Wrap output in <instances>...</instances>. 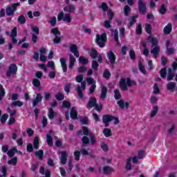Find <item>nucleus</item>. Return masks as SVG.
<instances>
[{
	"label": "nucleus",
	"mask_w": 177,
	"mask_h": 177,
	"mask_svg": "<svg viewBox=\"0 0 177 177\" xmlns=\"http://www.w3.org/2000/svg\"><path fill=\"white\" fill-rule=\"evenodd\" d=\"M135 84V81L131 80V78H127L126 80L124 78H121L119 82V86L122 91H126L128 89V86H133Z\"/></svg>",
	"instance_id": "3"
},
{
	"label": "nucleus",
	"mask_w": 177,
	"mask_h": 177,
	"mask_svg": "<svg viewBox=\"0 0 177 177\" xmlns=\"http://www.w3.org/2000/svg\"><path fill=\"white\" fill-rule=\"evenodd\" d=\"M117 104H118L119 107L121 110H124V109H128L129 108V102L124 101V100H119L117 101Z\"/></svg>",
	"instance_id": "12"
},
{
	"label": "nucleus",
	"mask_w": 177,
	"mask_h": 177,
	"mask_svg": "<svg viewBox=\"0 0 177 177\" xmlns=\"http://www.w3.org/2000/svg\"><path fill=\"white\" fill-rule=\"evenodd\" d=\"M145 31L147 34H151V25L149 24H147L145 25Z\"/></svg>",
	"instance_id": "57"
},
{
	"label": "nucleus",
	"mask_w": 177,
	"mask_h": 177,
	"mask_svg": "<svg viewBox=\"0 0 177 177\" xmlns=\"http://www.w3.org/2000/svg\"><path fill=\"white\" fill-rule=\"evenodd\" d=\"M105 28H111V21L105 20L104 24Z\"/></svg>",
	"instance_id": "60"
},
{
	"label": "nucleus",
	"mask_w": 177,
	"mask_h": 177,
	"mask_svg": "<svg viewBox=\"0 0 177 177\" xmlns=\"http://www.w3.org/2000/svg\"><path fill=\"white\" fill-rule=\"evenodd\" d=\"M157 113H158V106H155L153 107L152 111H151V118L156 117V115H157Z\"/></svg>",
	"instance_id": "34"
},
{
	"label": "nucleus",
	"mask_w": 177,
	"mask_h": 177,
	"mask_svg": "<svg viewBox=\"0 0 177 177\" xmlns=\"http://www.w3.org/2000/svg\"><path fill=\"white\" fill-rule=\"evenodd\" d=\"M32 84L35 86V88H39V86H41V82L38 79H33Z\"/></svg>",
	"instance_id": "50"
},
{
	"label": "nucleus",
	"mask_w": 177,
	"mask_h": 177,
	"mask_svg": "<svg viewBox=\"0 0 177 177\" xmlns=\"http://www.w3.org/2000/svg\"><path fill=\"white\" fill-rule=\"evenodd\" d=\"M137 26L136 32L138 35H140L142 34V24H138Z\"/></svg>",
	"instance_id": "56"
},
{
	"label": "nucleus",
	"mask_w": 177,
	"mask_h": 177,
	"mask_svg": "<svg viewBox=\"0 0 177 177\" xmlns=\"http://www.w3.org/2000/svg\"><path fill=\"white\" fill-rule=\"evenodd\" d=\"M114 97L115 100H120L122 97L121 93H120V90L116 89L114 91Z\"/></svg>",
	"instance_id": "39"
},
{
	"label": "nucleus",
	"mask_w": 177,
	"mask_h": 177,
	"mask_svg": "<svg viewBox=\"0 0 177 177\" xmlns=\"http://www.w3.org/2000/svg\"><path fill=\"white\" fill-rule=\"evenodd\" d=\"M64 12H68V13H74L75 12V6L72 4L68 6V7L64 8Z\"/></svg>",
	"instance_id": "24"
},
{
	"label": "nucleus",
	"mask_w": 177,
	"mask_h": 177,
	"mask_svg": "<svg viewBox=\"0 0 177 177\" xmlns=\"http://www.w3.org/2000/svg\"><path fill=\"white\" fill-rule=\"evenodd\" d=\"M146 155V151L141 150L139 151L138 153V156H136L139 160H142V158H143V157H145V156Z\"/></svg>",
	"instance_id": "52"
},
{
	"label": "nucleus",
	"mask_w": 177,
	"mask_h": 177,
	"mask_svg": "<svg viewBox=\"0 0 177 177\" xmlns=\"http://www.w3.org/2000/svg\"><path fill=\"white\" fill-rule=\"evenodd\" d=\"M20 5V3L17 2L15 3H12L11 6H8L6 10V13L7 16H13L15 15V12L17 10V6Z\"/></svg>",
	"instance_id": "6"
},
{
	"label": "nucleus",
	"mask_w": 177,
	"mask_h": 177,
	"mask_svg": "<svg viewBox=\"0 0 177 177\" xmlns=\"http://www.w3.org/2000/svg\"><path fill=\"white\" fill-rule=\"evenodd\" d=\"M148 41L151 44V46H158V40L156 37H152L151 36L148 37Z\"/></svg>",
	"instance_id": "22"
},
{
	"label": "nucleus",
	"mask_w": 177,
	"mask_h": 177,
	"mask_svg": "<svg viewBox=\"0 0 177 177\" xmlns=\"http://www.w3.org/2000/svg\"><path fill=\"white\" fill-rule=\"evenodd\" d=\"M42 102V95L41 93H38L36 95L35 99L32 100V106L35 107L38 103H41Z\"/></svg>",
	"instance_id": "15"
},
{
	"label": "nucleus",
	"mask_w": 177,
	"mask_h": 177,
	"mask_svg": "<svg viewBox=\"0 0 177 177\" xmlns=\"http://www.w3.org/2000/svg\"><path fill=\"white\" fill-rule=\"evenodd\" d=\"M111 32L116 44L120 45V40H118V30L117 29H111Z\"/></svg>",
	"instance_id": "16"
},
{
	"label": "nucleus",
	"mask_w": 177,
	"mask_h": 177,
	"mask_svg": "<svg viewBox=\"0 0 177 177\" xmlns=\"http://www.w3.org/2000/svg\"><path fill=\"white\" fill-rule=\"evenodd\" d=\"M18 21L19 23V24H26V17H24V15H20L18 17Z\"/></svg>",
	"instance_id": "47"
},
{
	"label": "nucleus",
	"mask_w": 177,
	"mask_h": 177,
	"mask_svg": "<svg viewBox=\"0 0 177 177\" xmlns=\"http://www.w3.org/2000/svg\"><path fill=\"white\" fill-rule=\"evenodd\" d=\"M169 45H171V41L169 40H167L166 41V48L167 49V53L168 55H173L174 52H175V50L174 48H169Z\"/></svg>",
	"instance_id": "25"
},
{
	"label": "nucleus",
	"mask_w": 177,
	"mask_h": 177,
	"mask_svg": "<svg viewBox=\"0 0 177 177\" xmlns=\"http://www.w3.org/2000/svg\"><path fill=\"white\" fill-rule=\"evenodd\" d=\"M103 133L106 138H109L111 136V129L105 128L103 130Z\"/></svg>",
	"instance_id": "43"
},
{
	"label": "nucleus",
	"mask_w": 177,
	"mask_h": 177,
	"mask_svg": "<svg viewBox=\"0 0 177 177\" xmlns=\"http://www.w3.org/2000/svg\"><path fill=\"white\" fill-rule=\"evenodd\" d=\"M48 23L50 24L52 27H55V26H56V17H53L50 18Z\"/></svg>",
	"instance_id": "54"
},
{
	"label": "nucleus",
	"mask_w": 177,
	"mask_h": 177,
	"mask_svg": "<svg viewBox=\"0 0 177 177\" xmlns=\"http://www.w3.org/2000/svg\"><path fill=\"white\" fill-rule=\"evenodd\" d=\"M58 21H66V23H71V20H73V17L70 14H64V12H61L57 15Z\"/></svg>",
	"instance_id": "5"
},
{
	"label": "nucleus",
	"mask_w": 177,
	"mask_h": 177,
	"mask_svg": "<svg viewBox=\"0 0 177 177\" xmlns=\"http://www.w3.org/2000/svg\"><path fill=\"white\" fill-rule=\"evenodd\" d=\"M15 153H19L17 151V147H14L12 149L9 150L7 153L8 157H13L15 156Z\"/></svg>",
	"instance_id": "33"
},
{
	"label": "nucleus",
	"mask_w": 177,
	"mask_h": 177,
	"mask_svg": "<svg viewBox=\"0 0 177 177\" xmlns=\"http://www.w3.org/2000/svg\"><path fill=\"white\" fill-rule=\"evenodd\" d=\"M92 68L95 71H97V68L99 67V64L96 61H93L91 64Z\"/></svg>",
	"instance_id": "62"
},
{
	"label": "nucleus",
	"mask_w": 177,
	"mask_h": 177,
	"mask_svg": "<svg viewBox=\"0 0 177 177\" xmlns=\"http://www.w3.org/2000/svg\"><path fill=\"white\" fill-rule=\"evenodd\" d=\"M158 12L160 15H165L167 13V7L165 4H162L160 6V9L158 10Z\"/></svg>",
	"instance_id": "42"
},
{
	"label": "nucleus",
	"mask_w": 177,
	"mask_h": 177,
	"mask_svg": "<svg viewBox=\"0 0 177 177\" xmlns=\"http://www.w3.org/2000/svg\"><path fill=\"white\" fill-rule=\"evenodd\" d=\"M96 102L97 100L95 97L90 98L87 104V109H92V107H95L97 104Z\"/></svg>",
	"instance_id": "21"
},
{
	"label": "nucleus",
	"mask_w": 177,
	"mask_h": 177,
	"mask_svg": "<svg viewBox=\"0 0 177 177\" xmlns=\"http://www.w3.org/2000/svg\"><path fill=\"white\" fill-rule=\"evenodd\" d=\"M165 34H170L171 31H172V24L169 23L167 26H166L163 30Z\"/></svg>",
	"instance_id": "29"
},
{
	"label": "nucleus",
	"mask_w": 177,
	"mask_h": 177,
	"mask_svg": "<svg viewBox=\"0 0 177 177\" xmlns=\"http://www.w3.org/2000/svg\"><path fill=\"white\" fill-rule=\"evenodd\" d=\"M102 169L104 174H111V172H114V169L110 166H104Z\"/></svg>",
	"instance_id": "35"
},
{
	"label": "nucleus",
	"mask_w": 177,
	"mask_h": 177,
	"mask_svg": "<svg viewBox=\"0 0 177 177\" xmlns=\"http://www.w3.org/2000/svg\"><path fill=\"white\" fill-rule=\"evenodd\" d=\"M129 12H131V7L129 6H124V15L128 16V13H129Z\"/></svg>",
	"instance_id": "64"
},
{
	"label": "nucleus",
	"mask_w": 177,
	"mask_h": 177,
	"mask_svg": "<svg viewBox=\"0 0 177 177\" xmlns=\"http://www.w3.org/2000/svg\"><path fill=\"white\" fill-rule=\"evenodd\" d=\"M101 149H102V150H103V151L107 152V151L109 150V145H107V144H106V142H101Z\"/></svg>",
	"instance_id": "51"
},
{
	"label": "nucleus",
	"mask_w": 177,
	"mask_h": 177,
	"mask_svg": "<svg viewBox=\"0 0 177 177\" xmlns=\"http://www.w3.org/2000/svg\"><path fill=\"white\" fill-rule=\"evenodd\" d=\"M132 157H129L127 159L125 169L127 171H131L132 169Z\"/></svg>",
	"instance_id": "23"
},
{
	"label": "nucleus",
	"mask_w": 177,
	"mask_h": 177,
	"mask_svg": "<svg viewBox=\"0 0 177 177\" xmlns=\"http://www.w3.org/2000/svg\"><path fill=\"white\" fill-rule=\"evenodd\" d=\"M107 57L112 66L115 64V55H114V53H113V51H109L107 53Z\"/></svg>",
	"instance_id": "13"
},
{
	"label": "nucleus",
	"mask_w": 177,
	"mask_h": 177,
	"mask_svg": "<svg viewBox=\"0 0 177 177\" xmlns=\"http://www.w3.org/2000/svg\"><path fill=\"white\" fill-rule=\"evenodd\" d=\"M98 8L102 9L104 12H107V10H109V6H107V4L105 2H102L100 6H98Z\"/></svg>",
	"instance_id": "45"
},
{
	"label": "nucleus",
	"mask_w": 177,
	"mask_h": 177,
	"mask_svg": "<svg viewBox=\"0 0 177 177\" xmlns=\"http://www.w3.org/2000/svg\"><path fill=\"white\" fill-rule=\"evenodd\" d=\"M48 117L50 120H53L55 117H57V112L53 110V108H49L48 112Z\"/></svg>",
	"instance_id": "17"
},
{
	"label": "nucleus",
	"mask_w": 177,
	"mask_h": 177,
	"mask_svg": "<svg viewBox=\"0 0 177 177\" xmlns=\"http://www.w3.org/2000/svg\"><path fill=\"white\" fill-rule=\"evenodd\" d=\"M160 52V46H155L151 50V53L153 55V57L155 59H157V55H158V53Z\"/></svg>",
	"instance_id": "28"
},
{
	"label": "nucleus",
	"mask_w": 177,
	"mask_h": 177,
	"mask_svg": "<svg viewBox=\"0 0 177 177\" xmlns=\"http://www.w3.org/2000/svg\"><path fill=\"white\" fill-rule=\"evenodd\" d=\"M107 15L109 17V21H111V20H113V18L114 17V12H113L111 10H109L107 12Z\"/></svg>",
	"instance_id": "61"
},
{
	"label": "nucleus",
	"mask_w": 177,
	"mask_h": 177,
	"mask_svg": "<svg viewBox=\"0 0 177 177\" xmlns=\"http://www.w3.org/2000/svg\"><path fill=\"white\" fill-rule=\"evenodd\" d=\"M113 115H104L102 116V122L104 124V127H107L110 125L111 121H113Z\"/></svg>",
	"instance_id": "11"
},
{
	"label": "nucleus",
	"mask_w": 177,
	"mask_h": 177,
	"mask_svg": "<svg viewBox=\"0 0 177 177\" xmlns=\"http://www.w3.org/2000/svg\"><path fill=\"white\" fill-rule=\"evenodd\" d=\"M103 77L104 78H105V80H109V78L111 77V73H110V71H109V69H106L104 71Z\"/></svg>",
	"instance_id": "49"
},
{
	"label": "nucleus",
	"mask_w": 177,
	"mask_h": 177,
	"mask_svg": "<svg viewBox=\"0 0 177 177\" xmlns=\"http://www.w3.org/2000/svg\"><path fill=\"white\" fill-rule=\"evenodd\" d=\"M17 73V65L16 64H12L8 66V70L6 73L8 78H10V75H16Z\"/></svg>",
	"instance_id": "8"
},
{
	"label": "nucleus",
	"mask_w": 177,
	"mask_h": 177,
	"mask_svg": "<svg viewBox=\"0 0 177 177\" xmlns=\"http://www.w3.org/2000/svg\"><path fill=\"white\" fill-rule=\"evenodd\" d=\"M75 57H74V55L72 54L69 55V65H68V68L70 70H72V68L74 67V64L75 63Z\"/></svg>",
	"instance_id": "19"
},
{
	"label": "nucleus",
	"mask_w": 177,
	"mask_h": 177,
	"mask_svg": "<svg viewBox=\"0 0 177 177\" xmlns=\"http://www.w3.org/2000/svg\"><path fill=\"white\" fill-rule=\"evenodd\" d=\"M61 164L63 165H66L67 162V152L64 151L61 152V158H60Z\"/></svg>",
	"instance_id": "18"
},
{
	"label": "nucleus",
	"mask_w": 177,
	"mask_h": 177,
	"mask_svg": "<svg viewBox=\"0 0 177 177\" xmlns=\"http://www.w3.org/2000/svg\"><path fill=\"white\" fill-rule=\"evenodd\" d=\"M35 154L36 157H38L39 160H42V158H44V151L42 150L35 152Z\"/></svg>",
	"instance_id": "46"
},
{
	"label": "nucleus",
	"mask_w": 177,
	"mask_h": 177,
	"mask_svg": "<svg viewBox=\"0 0 177 177\" xmlns=\"http://www.w3.org/2000/svg\"><path fill=\"white\" fill-rule=\"evenodd\" d=\"M79 62L81 63L83 66H85V64H88V59L84 57H80L79 58Z\"/></svg>",
	"instance_id": "48"
},
{
	"label": "nucleus",
	"mask_w": 177,
	"mask_h": 177,
	"mask_svg": "<svg viewBox=\"0 0 177 177\" xmlns=\"http://www.w3.org/2000/svg\"><path fill=\"white\" fill-rule=\"evenodd\" d=\"M153 93H160V88H158V84L157 83H155L153 85Z\"/></svg>",
	"instance_id": "63"
},
{
	"label": "nucleus",
	"mask_w": 177,
	"mask_h": 177,
	"mask_svg": "<svg viewBox=\"0 0 177 177\" xmlns=\"http://www.w3.org/2000/svg\"><path fill=\"white\" fill-rule=\"evenodd\" d=\"M84 80V75H78L76 77V82L81 83V86H78L76 88L77 92V95L80 99H82L84 97V94L82 93V91H85L86 88V82H82Z\"/></svg>",
	"instance_id": "2"
},
{
	"label": "nucleus",
	"mask_w": 177,
	"mask_h": 177,
	"mask_svg": "<svg viewBox=\"0 0 177 177\" xmlns=\"http://www.w3.org/2000/svg\"><path fill=\"white\" fill-rule=\"evenodd\" d=\"M167 87L168 91H174V88L176 87V83L171 82L167 84Z\"/></svg>",
	"instance_id": "40"
},
{
	"label": "nucleus",
	"mask_w": 177,
	"mask_h": 177,
	"mask_svg": "<svg viewBox=\"0 0 177 177\" xmlns=\"http://www.w3.org/2000/svg\"><path fill=\"white\" fill-rule=\"evenodd\" d=\"M2 111L0 110V120L1 121L2 125L5 124V122H6V120H8V118L9 115L7 113H4L2 116Z\"/></svg>",
	"instance_id": "30"
},
{
	"label": "nucleus",
	"mask_w": 177,
	"mask_h": 177,
	"mask_svg": "<svg viewBox=\"0 0 177 177\" xmlns=\"http://www.w3.org/2000/svg\"><path fill=\"white\" fill-rule=\"evenodd\" d=\"M130 19H131V21L127 24V27H129V28H131V27H132V26H133V24L136 23V19H138V15L131 17Z\"/></svg>",
	"instance_id": "31"
},
{
	"label": "nucleus",
	"mask_w": 177,
	"mask_h": 177,
	"mask_svg": "<svg viewBox=\"0 0 177 177\" xmlns=\"http://www.w3.org/2000/svg\"><path fill=\"white\" fill-rule=\"evenodd\" d=\"M8 165H17V158L15 156L11 160H8Z\"/></svg>",
	"instance_id": "41"
},
{
	"label": "nucleus",
	"mask_w": 177,
	"mask_h": 177,
	"mask_svg": "<svg viewBox=\"0 0 177 177\" xmlns=\"http://www.w3.org/2000/svg\"><path fill=\"white\" fill-rule=\"evenodd\" d=\"M107 41V36L106 33L102 35H96L95 42L100 48H104L106 46V42Z\"/></svg>",
	"instance_id": "4"
},
{
	"label": "nucleus",
	"mask_w": 177,
	"mask_h": 177,
	"mask_svg": "<svg viewBox=\"0 0 177 177\" xmlns=\"http://www.w3.org/2000/svg\"><path fill=\"white\" fill-rule=\"evenodd\" d=\"M46 138L47 145H48L50 147H52V146H53V140L52 139V136H50V134H47Z\"/></svg>",
	"instance_id": "37"
},
{
	"label": "nucleus",
	"mask_w": 177,
	"mask_h": 177,
	"mask_svg": "<svg viewBox=\"0 0 177 177\" xmlns=\"http://www.w3.org/2000/svg\"><path fill=\"white\" fill-rule=\"evenodd\" d=\"M59 62L61 63V66L62 67L63 72L67 73V64H66V59L60 58Z\"/></svg>",
	"instance_id": "26"
},
{
	"label": "nucleus",
	"mask_w": 177,
	"mask_h": 177,
	"mask_svg": "<svg viewBox=\"0 0 177 177\" xmlns=\"http://www.w3.org/2000/svg\"><path fill=\"white\" fill-rule=\"evenodd\" d=\"M99 55V53H97V50L93 48L91 51L90 56L92 59H96Z\"/></svg>",
	"instance_id": "38"
},
{
	"label": "nucleus",
	"mask_w": 177,
	"mask_h": 177,
	"mask_svg": "<svg viewBox=\"0 0 177 177\" xmlns=\"http://www.w3.org/2000/svg\"><path fill=\"white\" fill-rule=\"evenodd\" d=\"M161 78L165 79L167 77V68H163L160 71Z\"/></svg>",
	"instance_id": "44"
},
{
	"label": "nucleus",
	"mask_w": 177,
	"mask_h": 177,
	"mask_svg": "<svg viewBox=\"0 0 177 177\" xmlns=\"http://www.w3.org/2000/svg\"><path fill=\"white\" fill-rule=\"evenodd\" d=\"M172 68H168V75H167V81H172L174 77H175V73L174 71H176L177 70V64L176 62L173 63Z\"/></svg>",
	"instance_id": "9"
},
{
	"label": "nucleus",
	"mask_w": 177,
	"mask_h": 177,
	"mask_svg": "<svg viewBox=\"0 0 177 177\" xmlns=\"http://www.w3.org/2000/svg\"><path fill=\"white\" fill-rule=\"evenodd\" d=\"M138 67L140 71H141V73H142V74H145L146 73V69L145 68L143 64L142 63V61H140L138 63Z\"/></svg>",
	"instance_id": "53"
},
{
	"label": "nucleus",
	"mask_w": 177,
	"mask_h": 177,
	"mask_svg": "<svg viewBox=\"0 0 177 177\" xmlns=\"http://www.w3.org/2000/svg\"><path fill=\"white\" fill-rule=\"evenodd\" d=\"M146 4L142 0H138V10L141 15H146Z\"/></svg>",
	"instance_id": "10"
},
{
	"label": "nucleus",
	"mask_w": 177,
	"mask_h": 177,
	"mask_svg": "<svg viewBox=\"0 0 177 177\" xmlns=\"http://www.w3.org/2000/svg\"><path fill=\"white\" fill-rule=\"evenodd\" d=\"M24 103L21 101H15V102H12L11 104H10V106L11 107H21V106H24Z\"/></svg>",
	"instance_id": "32"
},
{
	"label": "nucleus",
	"mask_w": 177,
	"mask_h": 177,
	"mask_svg": "<svg viewBox=\"0 0 177 177\" xmlns=\"http://www.w3.org/2000/svg\"><path fill=\"white\" fill-rule=\"evenodd\" d=\"M51 33L55 37L53 40V44H60V42H62V37H59V36H60V31H59V28H53L51 30Z\"/></svg>",
	"instance_id": "7"
},
{
	"label": "nucleus",
	"mask_w": 177,
	"mask_h": 177,
	"mask_svg": "<svg viewBox=\"0 0 177 177\" xmlns=\"http://www.w3.org/2000/svg\"><path fill=\"white\" fill-rule=\"evenodd\" d=\"M62 107H64L65 109H70V107H71V103L68 101H64L62 103Z\"/></svg>",
	"instance_id": "58"
},
{
	"label": "nucleus",
	"mask_w": 177,
	"mask_h": 177,
	"mask_svg": "<svg viewBox=\"0 0 177 177\" xmlns=\"http://www.w3.org/2000/svg\"><path fill=\"white\" fill-rule=\"evenodd\" d=\"M33 147L34 149H39V138L36 136L33 140Z\"/></svg>",
	"instance_id": "36"
},
{
	"label": "nucleus",
	"mask_w": 177,
	"mask_h": 177,
	"mask_svg": "<svg viewBox=\"0 0 177 177\" xmlns=\"http://www.w3.org/2000/svg\"><path fill=\"white\" fill-rule=\"evenodd\" d=\"M55 99H57L58 101L63 100V99H64V95L62 93H58L55 95Z\"/></svg>",
	"instance_id": "59"
},
{
	"label": "nucleus",
	"mask_w": 177,
	"mask_h": 177,
	"mask_svg": "<svg viewBox=\"0 0 177 177\" xmlns=\"http://www.w3.org/2000/svg\"><path fill=\"white\" fill-rule=\"evenodd\" d=\"M77 109H75V107H72L71 113H70V115H71V118L72 120H77Z\"/></svg>",
	"instance_id": "27"
},
{
	"label": "nucleus",
	"mask_w": 177,
	"mask_h": 177,
	"mask_svg": "<svg viewBox=\"0 0 177 177\" xmlns=\"http://www.w3.org/2000/svg\"><path fill=\"white\" fill-rule=\"evenodd\" d=\"M77 135H84V136L82 137V142L83 144V146H88L89 145V142H91V146H95L96 145V137L92 133V131H89V129L86 127H82V131H77Z\"/></svg>",
	"instance_id": "1"
},
{
	"label": "nucleus",
	"mask_w": 177,
	"mask_h": 177,
	"mask_svg": "<svg viewBox=\"0 0 177 177\" xmlns=\"http://www.w3.org/2000/svg\"><path fill=\"white\" fill-rule=\"evenodd\" d=\"M47 66H48V67H50L51 68V70H53V71H55V70H56V67L55 66V62H53V61H49L47 63Z\"/></svg>",
	"instance_id": "55"
},
{
	"label": "nucleus",
	"mask_w": 177,
	"mask_h": 177,
	"mask_svg": "<svg viewBox=\"0 0 177 177\" xmlns=\"http://www.w3.org/2000/svg\"><path fill=\"white\" fill-rule=\"evenodd\" d=\"M107 96V87L105 86H102V90H101V94H100V99L102 100H104Z\"/></svg>",
	"instance_id": "20"
},
{
	"label": "nucleus",
	"mask_w": 177,
	"mask_h": 177,
	"mask_svg": "<svg viewBox=\"0 0 177 177\" xmlns=\"http://www.w3.org/2000/svg\"><path fill=\"white\" fill-rule=\"evenodd\" d=\"M70 51L73 53L75 57H80V53L78 52V48L75 44H72L70 46Z\"/></svg>",
	"instance_id": "14"
}]
</instances>
